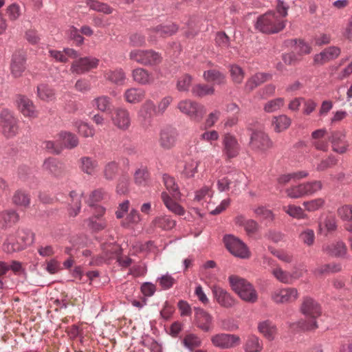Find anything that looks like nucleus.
Here are the masks:
<instances>
[{
  "instance_id": "obj_1",
  "label": "nucleus",
  "mask_w": 352,
  "mask_h": 352,
  "mask_svg": "<svg viewBox=\"0 0 352 352\" xmlns=\"http://www.w3.org/2000/svg\"><path fill=\"white\" fill-rule=\"evenodd\" d=\"M232 289L244 301L255 302L258 294L254 287L246 279L237 275H231L228 278Z\"/></svg>"
},
{
  "instance_id": "obj_2",
  "label": "nucleus",
  "mask_w": 352,
  "mask_h": 352,
  "mask_svg": "<svg viewBox=\"0 0 352 352\" xmlns=\"http://www.w3.org/2000/svg\"><path fill=\"white\" fill-rule=\"evenodd\" d=\"M285 22L286 20L278 17L276 12L270 11L257 19L255 27L263 33L275 34L285 28Z\"/></svg>"
},
{
  "instance_id": "obj_3",
  "label": "nucleus",
  "mask_w": 352,
  "mask_h": 352,
  "mask_svg": "<svg viewBox=\"0 0 352 352\" xmlns=\"http://www.w3.org/2000/svg\"><path fill=\"white\" fill-rule=\"evenodd\" d=\"M300 309L302 313L311 320L307 323L299 322L297 325L300 329L302 330H314L318 328L315 319L321 316L320 305L313 298L306 297L303 299Z\"/></svg>"
},
{
  "instance_id": "obj_4",
  "label": "nucleus",
  "mask_w": 352,
  "mask_h": 352,
  "mask_svg": "<svg viewBox=\"0 0 352 352\" xmlns=\"http://www.w3.org/2000/svg\"><path fill=\"white\" fill-rule=\"evenodd\" d=\"M177 108L182 113L197 122H200L206 113L204 106L188 99L179 101Z\"/></svg>"
},
{
  "instance_id": "obj_5",
  "label": "nucleus",
  "mask_w": 352,
  "mask_h": 352,
  "mask_svg": "<svg viewBox=\"0 0 352 352\" xmlns=\"http://www.w3.org/2000/svg\"><path fill=\"white\" fill-rule=\"evenodd\" d=\"M19 120L8 109H3L0 112V126L2 133L7 138L16 135L19 132Z\"/></svg>"
},
{
  "instance_id": "obj_6",
  "label": "nucleus",
  "mask_w": 352,
  "mask_h": 352,
  "mask_svg": "<svg viewBox=\"0 0 352 352\" xmlns=\"http://www.w3.org/2000/svg\"><path fill=\"white\" fill-rule=\"evenodd\" d=\"M129 58L144 65H155L162 61V56L152 50H134L129 53Z\"/></svg>"
},
{
  "instance_id": "obj_7",
  "label": "nucleus",
  "mask_w": 352,
  "mask_h": 352,
  "mask_svg": "<svg viewBox=\"0 0 352 352\" xmlns=\"http://www.w3.org/2000/svg\"><path fill=\"white\" fill-rule=\"evenodd\" d=\"M243 178L244 175L241 173H229L226 175L219 177L217 179V189L220 192H225L232 188V192H236L239 190V186Z\"/></svg>"
},
{
  "instance_id": "obj_8",
  "label": "nucleus",
  "mask_w": 352,
  "mask_h": 352,
  "mask_svg": "<svg viewBox=\"0 0 352 352\" xmlns=\"http://www.w3.org/2000/svg\"><path fill=\"white\" fill-rule=\"evenodd\" d=\"M226 248L235 256L241 258H248L250 256V252L246 245L239 239L233 235H226L223 238Z\"/></svg>"
},
{
  "instance_id": "obj_9",
  "label": "nucleus",
  "mask_w": 352,
  "mask_h": 352,
  "mask_svg": "<svg viewBox=\"0 0 352 352\" xmlns=\"http://www.w3.org/2000/svg\"><path fill=\"white\" fill-rule=\"evenodd\" d=\"M250 146L256 153H264L272 146V142L264 131L255 130L251 134Z\"/></svg>"
},
{
  "instance_id": "obj_10",
  "label": "nucleus",
  "mask_w": 352,
  "mask_h": 352,
  "mask_svg": "<svg viewBox=\"0 0 352 352\" xmlns=\"http://www.w3.org/2000/svg\"><path fill=\"white\" fill-rule=\"evenodd\" d=\"M157 107L151 100H146L140 107L138 113V120L143 127L151 125L153 118L157 115Z\"/></svg>"
},
{
  "instance_id": "obj_11",
  "label": "nucleus",
  "mask_w": 352,
  "mask_h": 352,
  "mask_svg": "<svg viewBox=\"0 0 352 352\" xmlns=\"http://www.w3.org/2000/svg\"><path fill=\"white\" fill-rule=\"evenodd\" d=\"M298 298V290L294 287L278 288L272 292V300L276 304H287Z\"/></svg>"
},
{
  "instance_id": "obj_12",
  "label": "nucleus",
  "mask_w": 352,
  "mask_h": 352,
  "mask_svg": "<svg viewBox=\"0 0 352 352\" xmlns=\"http://www.w3.org/2000/svg\"><path fill=\"white\" fill-rule=\"evenodd\" d=\"M212 344L220 349H230L240 344V338L234 334L217 333L210 338Z\"/></svg>"
},
{
  "instance_id": "obj_13",
  "label": "nucleus",
  "mask_w": 352,
  "mask_h": 352,
  "mask_svg": "<svg viewBox=\"0 0 352 352\" xmlns=\"http://www.w3.org/2000/svg\"><path fill=\"white\" fill-rule=\"evenodd\" d=\"M111 120L118 129L126 131L131 126V118L129 111L122 107H118L113 111Z\"/></svg>"
},
{
  "instance_id": "obj_14",
  "label": "nucleus",
  "mask_w": 352,
  "mask_h": 352,
  "mask_svg": "<svg viewBox=\"0 0 352 352\" xmlns=\"http://www.w3.org/2000/svg\"><path fill=\"white\" fill-rule=\"evenodd\" d=\"M98 65V60L95 58H80L72 63L70 71L74 74H82L93 68H96Z\"/></svg>"
},
{
  "instance_id": "obj_15",
  "label": "nucleus",
  "mask_w": 352,
  "mask_h": 352,
  "mask_svg": "<svg viewBox=\"0 0 352 352\" xmlns=\"http://www.w3.org/2000/svg\"><path fill=\"white\" fill-rule=\"evenodd\" d=\"M212 316L201 308L195 309V322L198 328L205 332L210 331L212 329Z\"/></svg>"
},
{
  "instance_id": "obj_16",
  "label": "nucleus",
  "mask_w": 352,
  "mask_h": 352,
  "mask_svg": "<svg viewBox=\"0 0 352 352\" xmlns=\"http://www.w3.org/2000/svg\"><path fill=\"white\" fill-rule=\"evenodd\" d=\"M19 110L25 116L29 118H35L38 116V111L33 102L24 96H19L16 100Z\"/></svg>"
},
{
  "instance_id": "obj_17",
  "label": "nucleus",
  "mask_w": 352,
  "mask_h": 352,
  "mask_svg": "<svg viewBox=\"0 0 352 352\" xmlns=\"http://www.w3.org/2000/svg\"><path fill=\"white\" fill-rule=\"evenodd\" d=\"M212 292L214 299L217 302L223 307H231L234 305V299L226 289L214 285Z\"/></svg>"
},
{
  "instance_id": "obj_18",
  "label": "nucleus",
  "mask_w": 352,
  "mask_h": 352,
  "mask_svg": "<svg viewBox=\"0 0 352 352\" xmlns=\"http://www.w3.org/2000/svg\"><path fill=\"white\" fill-rule=\"evenodd\" d=\"M331 142L332 150L339 154L344 153L349 146L346 140V135L341 131H333L329 138Z\"/></svg>"
},
{
  "instance_id": "obj_19",
  "label": "nucleus",
  "mask_w": 352,
  "mask_h": 352,
  "mask_svg": "<svg viewBox=\"0 0 352 352\" xmlns=\"http://www.w3.org/2000/svg\"><path fill=\"white\" fill-rule=\"evenodd\" d=\"M177 131L175 129L166 128L160 133V144L164 149H170L175 146L177 140Z\"/></svg>"
},
{
  "instance_id": "obj_20",
  "label": "nucleus",
  "mask_w": 352,
  "mask_h": 352,
  "mask_svg": "<svg viewBox=\"0 0 352 352\" xmlns=\"http://www.w3.org/2000/svg\"><path fill=\"white\" fill-rule=\"evenodd\" d=\"M25 69V56L22 51L15 52L12 57L10 69L15 77H19Z\"/></svg>"
},
{
  "instance_id": "obj_21",
  "label": "nucleus",
  "mask_w": 352,
  "mask_h": 352,
  "mask_svg": "<svg viewBox=\"0 0 352 352\" xmlns=\"http://www.w3.org/2000/svg\"><path fill=\"white\" fill-rule=\"evenodd\" d=\"M340 54V49L337 47H329L320 53L316 54L314 58V63L324 65L330 60L336 58Z\"/></svg>"
},
{
  "instance_id": "obj_22",
  "label": "nucleus",
  "mask_w": 352,
  "mask_h": 352,
  "mask_svg": "<svg viewBox=\"0 0 352 352\" xmlns=\"http://www.w3.org/2000/svg\"><path fill=\"white\" fill-rule=\"evenodd\" d=\"M224 153L228 158L237 156L239 151V145L234 136L226 134L223 137Z\"/></svg>"
},
{
  "instance_id": "obj_23",
  "label": "nucleus",
  "mask_w": 352,
  "mask_h": 352,
  "mask_svg": "<svg viewBox=\"0 0 352 352\" xmlns=\"http://www.w3.org/2000/svg\"><path fill=\"white\" fill-rule=\"evenodd\" d=\"M323 251L333 257H344L347 254V248L342 241L332 242L323 246Z\"/></svg>"
},
{
  "instance_id": "obj_24",
  "label": "nucleus",
  "mask_w": 352,
  "mask_h": 352,
  "mask_svg": "<svg viewBox=\"0 0 352 352\" xmlns=\"http://www.w3.org/2000/svg\"><path fill=\"white\" fill-rule=\"evenodd\" d=\"M80 168L88 175H95L99 170L98 162L91 157H82L80 159Z\"/></svg>"
},
{
  "instance_id": "obj_25",
  "label": "nucleus",
  "mask_w": 352,
  "mask_h": 352,
  "mask_svg": "<svg viewBox=\"0 0 352 352\" xmlns=\"http://www.w3.org/2000/svg\"><path fill=\"white\" fill-rule=\"evenodd\" d=\"M146 96L145 91L142 88L131 87L127 89L124 93L125 101L130 104H137L140 102Z\"/></svg>"
},
{
  "instance_id": "obj_26",
  "label": "nucleus",
  "mask_w": 352,
  "mask_h": 352,
  "mask_svg": "<svg viewBox=\"0 0 352 352\" xmlns=\"http://www.w3.org/2000/svg\"><path fill=\"white\" fill-rule=\"evenodd\" d=\"M43 166L45 171L55 177H59L64 173L63 164L55 158L47 159Z\"/></svg>"
},
{
  "instance_id": "obj_27",
  "label": "nucleus",
  "mask_w": 352,
  "mask_h": 352,
  "mask_svg": "<svg viewBox=\"0 0 352 352\" xmlns=\"http://www.w3.org/2000/svg\"><path fill=\"white\" fill-rule=\"evenodd\" d=\"M132 77L134 81L140 85L151 84L154 81V78L151 73L140 67L133 70Z\"/></svg>"
},
{
  "instance_id": "obj_28",
  "label": "nucleus",
  "mask_w": 352,
  "mask_h": 352,
  "mask_svg": "<svg viewBox=\"0 0 352 352\" xmlns=\"http://www.w3.org/2000/svg\"><path fill=\"white\" fill-rule=\"evenodd\" d=\"M292 120L286 115L274 116L272 120V126L276 133L282 132L289 127Z\"/></svg>"
},
{
  "instance_id": "obj_29",
  "label": "nucleus",
  "mask_w": 352,
  "mask_h": 352,
  "mask_svg": "<svg viewBox=\"0 0 352 352\" xmlns=\"http://www.w3.org/2000/svg\"><path fill=\"white\" fill-rule=\"evenodd\" d=\"M161 198L166 207L172 212L177 215H184L185 210L179 204L174 201L166 192H162Z\"/></svg>"
},
{
  "instance_id": "obj_30",
  "label": "nucleus",
  "mask_w": 352,
  "mask_h": 352,
  "mask_svg": "<svg viewBox=\"0 0 352 352\" xmlns=\"http://www.w3.org/2000/svg\"><path fill=\"white\" fill-rule=\"evenodd\" d=\"M270 78L271 75L268 74L257 73L247 80L245 86V90L251 91Z\"/></svg>"
},
{
  "instance_id": "obj_31",
  "label": "nucleus",
  "mask_w": 352,
  "mask_h": 352,
  "mask_svg": "<svg viewBox=\"0 0 352 352\" xmlns=\"http://www.w3.org/2000/svg\"><path fill=\"white\" fill-rule=\"evenodd\" d=\"M178 30L177 26L173 23L167 24L160 25L151 30L155 33L156 36L166 37L175 34Z\"/></svg>"
},
{
  "instance_id": "obj_32",
  "label": "nucleus",
  "mask_w": 352,
  "mask_h": 352,
  "mask_svg": "<svg viewBox=\"0 0 352 352\" xmlns=\"http://www.w3.org/2000/svg\"><path fill=\"white\" fill-rule=\"evenodd\" d=\"M58 140L61 142V144L67 148H73L78 146V138L77 136L67 131H62L58 134Z\"/></svg>"
},
{
  "instance_id": "obj_33",
  "label": "nucleus",
  "mask_w": 352,
  "mask_h": 352,
  "mask_svg": "<svg viewBox=\"0 0 352 352\" xmlns=\"http://www.w3.org/2000/svg\"><path fill=\"white\" fill-rule=\"evenodd\" d=\"M104 77L110 82L120 85H124L126 80V75L122 69L107 71Z\"/></svg>"
},
{
  "instance_id": "obj_34",
  "label": "nucleus",
  "mask_w": 352,
  "mask_h": 352,
  "mask_svg": "<svg viewBox=\"0 0 352 352\" xmlns=\"http://www.w3.org/2000/svg\"><path fill=\"white\" fill-rule=\"evenodd\" d=\"M258 329L259 331L269 340H273L277 331L276 326L269 320L260 322Z\"/></svg>"
},
{
  "instance_id": "obj_35",
  "label": "nucleus",
  "mask_w": 352,
  "mask_h": 352,
  "mask_svg": "<svg viewBox=\"0 0 352 352\" xmlns=\"http://www.w3.org/2000/svg\"><path fill=\"white\" fill-rule=\"evenodd\" d=\"M283 210L289 216L296 219H305L307 218L304 210L298 206L289 204L283 207Z\"/></svg>"
},
{
  "instance_id": "obj_36",
  "label": "nucleus",
  "mask_w": 352,
  "mask_h": 352,
  "mask_svg": "<svg viewBox=\"0 0 352 352\" xmlns=\"http://www.w3.org/2000/svg\"><path fill=\"white\" fill-rule=\"evenodd\" d=\"M74 125L78 133L84 138L93 137L95 135V129L92 126L82 120H76Z\"/></svg>"
},
{
  "instance_id": "obj_37",
  "label": "nucleus",
  "mask_w": 352,
  "mask_h": 352,
  "mask_svg": "<svg viewBox=\"0 0 352 352\" xmlns=\"http://www.w3.org/2000/svg\"><path fill=\"white\" fill-rule=\"evenodd\" d=\"M155 227L162 228V230H168L173 228L176 225V221L170 217L164 215L156 217L153 221Z\"/></svg>"
},
{
  "instance_id": "obj_38",
  "label": "nucleus",
  "mask_w": 352,
  "mask_h": 352,
  "mask_svg": "<svg viewBox=\"0 0 352 352\" xmlns=\"http://www.w3.org/2000/svg\"><path fill=\"white\" fill-rule=\"evenodd\" d=\"M37 96L42 100L51 101L55 98V92L48 85L41 84L37 87Z\"/></svg>"
},
{
  "instance_id": "obj_39",
  "label": "nucleus",
  "mask_w": 352,
  "mask_h": 352,
  "mask_svg": "<svg viewBox=\"0 0 352 352\" xmlns=\"http://www.w3.org/2000/svg\"><path fill=\"white\" fill-rule=\"evenodd\" d=\"M163 182L166 188L169 191L172 196L175 198H179L180 192L178 185L175 182L174 177L168 175H163Z\"/></svg>"
},
{
  "instance_id": "obj_40",
  "label": "nucleus",
  "mask_w": 352,
  "mask_h": 352,
  "mask_svg": "<svg viewBox=\"0 0 352 352\" xmlns=\"http://www.w3.org/2000/svg\"><path fill=\"white\" fill-rule=\"evenodd\" d=\"M91 104L98 111L105 112L110 109L111 99L107 96H101L94 99Z\"/></svg>"
},
{
  "instance_id": "obj_41",
  "label": "nucleus",
  "mask_w": 352,
  "mask_h": 352,
  "mask_svg": "<svg viewBox=\"0 0 352 352\" xmlns=\"http://www.w3.org/2000/svg\"><path fill=\"white\" fill-rule=\"evenodd\" d=\"M274 277L279 282L285 284L292 283V277L289 272L284 271L280 267L275 266L270 270Z\"/></svg>"
},
{
  "instance_id": "obj_42",
  "label": "nucleus",
  "mask_w": 352,
  "mask_h": 352,
  "mask_svg": "<svg viewBox=\"0 0 352 352\" xmlns=\"http://www.w3.org/2000/svg\"><path fill=\"white\" fill-rule=\"evenodd\" d=\"M204 77L208 82H212L214 84L220 85L224 83L225 76L216 69H211L204 73Z\"/></svg>"
},
{
  "instance_id": "obj_43",
  "label": "nucleus",
  "mask_w": 352,
  "mask_h": 352,
  "mask_svg": "<svg viewBox=\"0 0 352 352\" xmlns=\"http://www.w3.org/2000/svg\"><path fill=\"white\" fill-rule=\"evenodd\" d=\"M71 204L69 208V214L71 216H76L80 209L81 206V195L76 192L72 191L70 192Z\"/></svg>"
},
{
  "instance_id": "obj_44",
  "label": "nucleus",
  "mask_w": 352,
  "mask_h": 352,
  "mask_svg": "<svg viewBox=\"0 0 352 352\" xmlns=\"http://www.w3.org/2000/svg\"><path fill=\"white\" fill-rule=\"evenodd\" d=\"M298 239L304 245L311 247L315 243V232L312 229L306 228L299 233Z\"/></svg>"
},
{
  "instance_id": "obj_45",
  "label": "nucleus",
  "mask_w": 352,
  "mask_h": 352,
  "mask_svg": "<svg viewBox=\"0 0 352 352\" xmlns=\"http://www.w3.org/2000/svg\"><path fill=\"white\" fill-rule=\"evenodd\" d=\"M87 4L89 6L90 9L96 12H102L106 14H109L113 12V8L105 3L95 0H87Z\"/></svg>"
},
{
  "instance_id": "obj_46",
  "label": "nucleus",
  "mask_w": 352,
  "mask_h": 352,
  "mask_svg": "<svg viewBox=\"0 0 352 352\" xmlns=\"http://www.w3.org/2000/svg\"><path fill=\"white\" fill-rule=\"evenodd\" d=\"M12 201L15 205L21 207H27L30 203V198L28 194L19 190L16 191L12 197Z\"/></svg>"
},
{
  "instance_id": "obj_47",
  "label": "nucleus",
  "mask_w": 352,
  "mask_h": 352,
  "mask_svg": "<svg viewBox=\"0 0 352 352\" xmlns=\"http://www.w3.org/2000/svg\"><path fill=\"white\" fill-rule=\"evenodd\" d=\"M263 349V345L259 339L254 336H250L245 345V352H260Z\"/></svg>"
},
{
  "instance_id": "obj_48",
  "label": "nucleus",
  "mask_w": 352,
  "mask_h": 352,
  "mask_svg": "<svg viewBox=\"0 0 352 352\" xmlns=\"http://www.w3.org/2000/svg\"><path fill=\"white\" fill-rule=\"evenodd\" d=\"M304 191L306 195H312L322 188V183L319 180H314L302 183Z\"/></svg>"
},
{
  "instance_id": "obj_49",
  "label": "nucleus",
  "mask_w": 352,
  "mask_h": 352,
  "mask_svg": "<svg viewBox=\"0 0 352 352\" xmlns=\"http://www.w3.org/2000/svg\"><path fill=\"white\" fill-rule=\"evenodd\" d=\"M232 80L235 84H241L245 76L244 71L237 65H232L230 67Z\"/></svg>"
},
{
  "instance_id": "obj_50",
  "label": "nucleus",
  "mask_w": 352,
  "mask_h": 352,
  "mask_svg": "<svg viewBox=\"0 0 352 352\" xmlns=\"http://www.w3.org/2000/svg\"><path fill=\"white\" fill-rule=\"evenodd\" d=\"M325 204L323 198H316L310 201H304L302 206L308 212H314L322 208Z\"/></svg>"
},
{
  "instance_id": "obj_51",
  "label": "nucleus",
  "mask_w": 352,
  "mask_h": 352,
  "mask_svg": "<svg viewBox=\"0 0 352 352\" xmlns=\"http://www.w3.org/2000/svg\"><path fill=\"white\" fill-rule=\"evenodd\" d=\"M285 193L291 199H298L305 196L302 183L286 188Z\"/></svg>"
},
{
  "instance_id": "obj_52",
  "label": "nucleus",
  "mask_w": 352,
  "mask_h": 352,
  "mask_svg": "<svg viewBox=\"0 0 352 352\" xmlns=\"http://www.w3.org/2000/svg\"><path fill=\"white\" fill-rule=\"evenodd\" d=\"M319 232H322L323 228H324L327 232L334 231L336 228V219L332 214H329L326 217L323 222H320L318 225Z\"/></svg>"
},
{
  "instance_id": "obj_53",
  "label": "nucleus",
  "mask_w": 352,
  "mask_h": 352,
  "mask_svg": "<svg viewBox=\"0 0 352 352\" xmlns=\"http://www.w3.org/2000/svg\"><path fill=\"white\" fill-rule=\"evenodd\" d=\"M338 163V160L333 155H329L325 159H322L317 164L316 170L318 172L324 171L333 167Z\"/></svg>"
},
{
  "instance_id": "obj_54",
  "label": "nucleus",
  "mask_w": 352,
  "mask_h": 352,
  "mask_svg": "<svg viewBox=\"0 0 352 352\" xmlns=\"http://www.w3.org/2000/svg\"><path fill=\"white\" fill-rule=\"evenodd\" d=\"M134 182L138 186H145L148 179V173L146 168H138L134 173Z\"/></svg>"
},
{
  "instance_id": "obj_55",
  "label": "nucleus",
  "mask_w": 352,
  "mask_h": 352,
  "mask_svg": "<svg viewBox=\"0 0 352 352\" xmlns=\"http://www.w3.org/2000/svg\"><path fill=\"white\" fill-rule=\"evenodd\" d=\"M140 215L135 210H131L126 218L122 221L121 225L124 228H129L131 225H136L140 221Z\"/></svg>"
},
{
  "instance_id": "obj_56",
  "label": "nucleus",
  "mask_w": 352,
  "mask_h": 352,
  "mask_svg": "<svg viewBox=\"0 0 352 352\" xmlns=\"http://www.w3.org/2000/svg\"><path fill=\"white\" fill-rule=\"evenodd\" d=\"M192 94L198 97H203L207 95H212L214 93V89L205 85H197L192 87Z\"/></svg>"
},
{
  "instance_id": "obj_57",
  "label": "nucleus",
  "mask_w": 352,
  "mask_h": 352,
  "mask_svg": "<svg viewBox=\"0 0 352 352\" xmlns=\"http://www.w3.org/2000/svg\"><path fill=\"white\" fill-rule=\"evenodd\" d=\"M192 82V77L188 74L180 76L177 81V89L179 91H188Z\"/></svg>"
},
{
  "instance_id": "obj_58",
  "label": "nucleus",
  "mask_w": 352,
  "mask_h": 352,
  "mask_svg": "<svg viewBox=\"0 0 352 352\" xmlns=\"http://www.w3.org/2000/svg\"><path fill=\"white\" fill-rule=\"evenodd\" d=\"M283 104L284 100L281 98H278L268 101L264 106V110L267 113H272L280 109Z\"/></svg>"
},
{
  "instance_id": "obj_59",
  "label": "nucleus",
  "mask_w": 352,
  "mask_h": 352,
  "mask_svg": "<svg viewBox=\"0 0 352 352\" xmlns=\"http://www.w3.org/2000/svg\"><path fill=\"white\" fill-rule=\"evenodd\" d=\"M198 166L199 162L195 160H190L189 161L186 162L184 174L188 177H194L195 173H197Z\"/></svg>"
},
{
  "instance_id": "obj_60",
  "label": "nucleus",
  "mask_w": 352,
  "mask_h": 352,
  "mask_svg": "<svg viewBox=\"0 0 352 352\" xmlns=\"http://www.w3.org/2000/svg\"><path fill=\"white\" fill-rule=\"evenodd\" d=\"M107 197V195L101 189L96 190L91 193L87 204L89 206H94L97 202L105 199Z\"/></svg>"
},
{
  "instance_id": "obj_61",
  "label": "nucleus",
  "mask_w": 352,
  "mask_h": 352,
  "mask_svg": "<svg viewBox=\"0 0 352 352\" xmlns=\"http://www.w3.org/2000/svg\"><path fill=\"white\" fill-rule=\"evenodd\" d=\"M184 345L190 349L198 347L201 345V339L196 335L190 333L186 335L183 340Z\"/></svg>"
},
{
  "instance_id": "obj_62",
  "label": "nucleus",
  "mask_w": 352,
  "mask_h": 352,
  "mask_svg": "<svg viewBox=\"0 0 352 352\" xmlns=\"http://www.w3.org/2000/svg\"><path fill=\"white\" fill-rule=\"evenodd\" d=\"M213 192L211 186H203L196 192L195 200L201 201L202 200H206L207 198L210 199L213 195Z\"/></svg>"
},
{
  "instance_id": "obj_63",
  "label": "nucleus",
  "mask_w": 352,
  "mask_h": 352,
  "mask_svg": "<svg viewBox=\"0 0 352 352\" xmlns=\"http://www.w3.org/2000/svg\"><path fill=\"white\" fill-rule=\"evenodd\" d=\"M257 217L272 221L274 219L272 212L264 206H258L254 210Z\"/></svg>"
},
{
  "instance_id": "obj_64",
  "label": "nucleus",
  "mask_w": 352,
  "mask_h": 352,
  "mask_svg": "<svg viewBox=\"0 0 352 352\" xmlns=\"http://www.w3.org/2000/svg\"><path fill=\"white\" fill-rule=\"evenodd\" d=\"M118 164L116 162H111L108 163L104 166L103 171L104 177L108 180L113 179L118 173Z\"/></svg>"
}]
</instances>
